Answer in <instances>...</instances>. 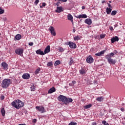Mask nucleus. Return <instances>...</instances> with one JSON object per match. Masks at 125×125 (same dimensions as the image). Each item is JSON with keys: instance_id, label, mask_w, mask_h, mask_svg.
<instances>
[{"instance_id": "34", "label": "nucleus", "mask_w": 125, "mask_h": 125, "mask_svg": "<svg viewBox=\"0 0 125 125\" xmlns=\"http://www.w3.org/2000/svg\"><path fill=\"white\" fill-rule=\"evenodd\" d=\"M47 66L48 67H50L52 66V62H50L47 63Z\"/></svg>"}, {"instance_id": "51", "label": "nucleus", "mask_w": 125, "mask_h": 125, "mask_svg": "<svg viewBox=\"0 0 125 125\" xmlns=\"http://www.w3.org/2000/svg\"><path fill=\"white\" fill-rule=\"evenodd\" d=\"M69 85H70V86H74L73 83H69Z\"/></svg>"}, {"instance_id": "14", "label": "nucleus", "mask_w": 125, "mask_h": 125, "mask_svg": "<svg viewBox=\"0 0 125 125\" xmlns=\"http://www.w3.org/2000/svg\"><path fill=\"white\" fill-rule=\"evenodd\" d=\"M105 52H106V50H104L99 53H96L95 55L96 56H102V55H103Z\"/></svg>"}, {"instance_id": "10", "label": "nucleus", "mask_w": 125, "mask_h": 125, "mask_svg": "<svg viewBox=\"0 0 125 125\" xmlns=\"http://www.w3.org/2000/svg\"><path fill=\"white\" fill-rule=\"evenodd\" d=\"M114 53L112 52L111 53H110L109 54L106 55L105 56V58L106 59H107V61L111 59V57H113V56H114Z\"/></svg>"}, {"instance_id": "32", "label": "nucleus", "mask_w": 125, "mask_h": 125, "mask_svg": "<svg viewBox=\"0 0 125 125\" xmlns=\"http://www.w3.org/2000/svg\"><path fill=\"white\" fill-rule=\"evenodd\" d=\"M80 40V36H77L74 37V41H79Z\"/></svg>"}, {"instance_id": "1", "label": "nucleus", "mask_w": 125, "mask_h": 125, "mask_svg": "<svg viewBox=\"0 0 125 125\" xmlns=\"http://www.w3.org/2000/svg\"><path fill=\"white\" fill-rule=\"evenodd\" d=\"M59 101H62L65 105H69V103L73 102V99L72 98L67 97L63 95H60L58 98Z\"/></svg>"}, {"instance_id": "24", "label": "nucleus", "mask_w": 125, "mask_h": 125, "mask_svg": "<svg viewBox=\"0 0 125 125\" xmlns=\"http://www.w3.org/2000/svg\"><path fill=\"white\" fill-rule=\"evenodd\" d=\"M1 113L3 117H4L5 116V110H4V108H2L1 109Z\"/></svg>"}, {"instance_id": "5", "label": "nucleus", "mask_w": 125, "mask_h": 125, "mask_svg": "<svg viewBox=\"0 0 125 125\" xmlns=\"http://www.w3.org/2000/svg\"><path fill=\"white\" fill-rule=\"evenodd\" d=\"M36 108L37 110H38L39 112H41V113H43L44 112H45V110L44 109V107L42 106H37L36 107Z\"/></svg>"}, {"instance_id": "61", "label": "nucleus", "mask_w": 125, "mask_h": 125, "mask_svg": "<svg viewBox=\"0 0 125 125\" xmlns=\"http://www.w3.org/2000/svg\"><path fill=\"white\" fill-rule=\"evenodd\" d=\"M0 35H1V34H0Z\"/></svg>"}, {"instance_id": "4", "label": "nucleus", "mask_w": 125, "mask_h": 125, "mask_svg": "<svg viewBox=\"0 0 125 125\" xmlns=\"http://www.w3.org/2000/svg\"><path fill=\"white\" fill-rule=\"evenodd\" d=\"M86 61L87 63H88L89 64H91L92 63H93L94 60L93 59V58H92V56L90 55L87 57Z\"/></svg>"}, {"instance_id": "49", "label": "nucleus", "mask_w": 125, "mask_h": 125, "mask_svg": "<svg viewBox=\"0 0 125 125\" xmlns=\"http://www.w3.org/2000/svg\"><path fill=\"white\" fill-rule=\"evenodd\" d=\"M72 84H73V85H74V84H76V81H72Z\"/></svg>"}, {"instance_id": "37", "label": "nucleus", "mask_w": 125, "mask_h": 125, "mask_svg": "<svg viewBox=\"0 0 125 125\" xmlns=\"http://www.w3.org/2000/svg\"><path fill=\"white\" fill-rule=\"evenodd\" d=\"M3 13H4V10L0 7V14H3Z\"/></svg>"}, {"instance_id": "55", "label": "nucleus", "mask_w": 125, "mask_h": 125, "mask_svg": "<svg viewBox=\"0 0 125 125\" xmlns=\"http://www.w3.org/2000/svg\"><path fill=\"white\" fill-rule=\"evenodd\" d=\"M87 83H90V81H88Z\"/></svg>"}, {"instance_id": "30", "label": "nucleus", "mask_w": 125, "mask_h": 125, "mask_svg": "<svg viewBox=\"0 0 125 125\" xmlns=\"http://www.w3.org/2000/svg\"><path fill=\"white\" fill-rule=\"evenodd\" d=\"M80 73L82 74V75H83V74H85V70H84V69H81L79 71Z\"/></svg>"}, {"instance_id": "27", "label": "nucleus", "mask_w": 125, "mask_h": 125, "mask_svg": "<svg viewBox=\"0 0 125 125\" xmlns=\"http://www.w3.org/2000/svg\"><path fill=\"white\" fill-rule=\"evenodd\" d=\"M91 106H92L91 104H87L84 106V108L85 109H89V108H91Z\"/></svg>"}, {"instance_id": "60", "label": "nucleus", "mask_w": 125, "mask_h": 125, "mask_svg": "<svg viewBox=\"0 0 125 125\" xmlns=\"http://www.w3.org/2000/svg\"><path fill=\"white\" fill-rule=\"evenodd\" d=\"M85 81H88V79H85Z\"/></svg>"}, {"instance_id": "35", "label": "nucleus", "mask_w": 125, "mask_h": 125, "mask_svg": "<svg viewBox=\"0 0 125 125\" xmlns=\"http://www.w3.org/2000/svg\"><path fill=\"white\" fill-rule=\"evenodd\" d=\"M77 124L76 122H71L68 125H77Z\"/></svg>"}, {"instance_id": "39", "label": "nucleus", "mask_w": 125, "mask_h": 125, "mask_svg": "<svg viewBox=\"0 0 125 125\" xmlns=\"http://www.w3.org/2000/svg\"><path fill=\"white\" fill-rule=\"evenodd\" d=\"M56 1V0H59V1H62V2H67V0H55Z\"/></svg>"}, {"instance_id": "36", "label": "nucleus", "mask_w": 125, "mask_h": 125, "mask_svg": "<svg viewBox=\"0 0 125 125\" xmlns=\"http://www.w3.org/2000/svg\"><path fill=\"white\" fill-rule=\"evenodd\" d=\"M59 50L60 52H63L64 51V48L61 47L59 48Z\"/></svg>"}, {"instance_id": "53", "label": "nucleus", "mask_w": 125, "mask_h": 125, "mask_svg": "<svg viewBox=\"0 0 125 125\" xmlns=\"http://www.w3.org/2000/svg\"><path fill=\"white\" fill-rule=\"evenodd\" d=\"M75 32H76V29H74L73 30V33H75Z\"/></svg>"}, {"instance_id": "38", "label": "nucleus", "mask_w": 125, "mask_h": 125, "mask_svg": "<svg viewBox=\"0 0 125 125\" xmlns=\"http://www.w3.org/2000/svg\"><path fill=\"white\" fill-rule=\"evenodd\" d=\"M40 2V0H36L34 2V4L35 5H38V3Z\"/></svg>"}, {"instance_id": "6", "label": "nucleus", "mask_w": 125, "mask_h": 125, "mask_svg": "<svg viewBox=\"0 0 125 125\" xmlns=\"http://www.w3.org/2000/svg\"><path fill=\"white\" fill-rule=\"evenodd\" d=\"M67 45L69 46V47H70V48H77V44L72 42H68L67 43Z\"/></svg>"}, {"instance_id": "16", "label": "nucleus", "mask_w": 125, "mask_h": 125, "mask_svg": "<svg viewBox=\"0 0 125 125\" xmlns=\"http://www.w3.org/2000/svg\"><path fill=\"white\" fill-rule=\"evenodd\" d=\"M67 19L69 21H71V22L72 23V24H74V22H73L74 20H73V16H72V15L68 14L67 15Z\"/></svg>"}, {"instance_id": "44", "label": "nucleus", "mask_w": 125, "mask_h": 125, "mask_svg": "<svg viewBox=\"0 0 125 125\" xmlns=\"http://www.w3.org/2000/svg\"><path fill=\"white\" fill-rule=\"evenodd\" d=\"M102 124H103V125H106L107 123L106 122V121H102Z\"/></svg>"}, {"instance_id": "25", "label": "nucleus", "mask_w": 125, "mask_h": 125, "mask_svg": "<svg viewBox=\"0 0 125 125\" xmlns=\"http://www.w3.org/2000/svg\"><path fill=\"white\" fill-rule=\"evenodd\" d=\"M30 88L31 91H35V90H36V88L35 87V85L34 84H31Z\"/></svg>"}, {"instance_id": "20", "label": "nucleus", "mask_w": 125, "mask_h": 125, "mask_svg": "<svg viewBox=\"0 0 125 125\" xmlns=\"http://www.w3.org/2000/svg\"><path fill=\"white\" fill-rule=\"evenodd\" d=\"M56 90V89H55V88L54 87H52L48 90V93L49 94L53 93V92H55Z\"/></svg>"}, {"instance_id": "15", "label": "nucleus", "mask_w": 125, "mask_h": 125, "mask_svg": "<svg viewBox=\"0 0 125 125\" xmlns=\"http://www.w3.org/2000/svg\"><path fill=\"white\" fill-rule=\"evenodd\" d=\"M76 18H78L79 19H81V18H87V16L86 14H82L79 15L77 16H76Z\"/></svg>"}, {"instance_id": "7", "label": "nucleus", "mask_w": 125, "mask_h": 125, "mask_svg": "<svg viewBox=\"0 0 125 125\" xmlns=\"http://www.w3.org/2000/svg\"><path fill=\"white\" fill-rule=\"evenodd\" d=\"M23 52H24V50L22 48H18L15 50V53L18 54V55H21V54H23Z\"/></svg>"}, {"instance_id": "52", "label": "nucleus", "mask_w": 125, "mask_h": 125, "mask_svg": "<svg viewBox=\"0 0 125 125\" xmlns=\"http://www.w3.org/2000/svg\"><path fill=\"white\" fill-rule=\"evenodd\" d=\"M82 9H84V8H85V7L84 6H82Z\"/></svg>"}, {"instance_id": "46", "label": "nucleus", "mask_w": 125, "mask_h": 125, "mask_svg": "<svg viewBox=\"0 0 125 125\" xmlns=\"http://www.w3.org/2000/svg\"><path fill=\"white\" fill-rule=\"evenodd\" d=\"M109 29H110V31H114V28L112 26L109 27Z\"/></svg>"}, {"instance_id": "54", "label": "nucleus", "mask_w": 125, "mask_h": 125, "mask_svg": "<svg viewBox=\"0 0 125 125\" xmlns=\"http://www.w3.org/2000/svg\"><path fill=\"white\" fill-rule=\"evenodd\" d=\"M1 99L2 100H3V99H4V96L1 97Z\"/></svg>"}, {"instance_id": "43", "label": "nucleus", "mask_w": 125, "mask_h": 125, "mask_svg": "<svg viewBox=\"0 0 125 125\" xmlns=\"http://www.w3.org/2000/svg\"><path fill=\"white\" fill-rule=\"evenodd\" d=\"M32 123H33V124H36V123H37V120L36 119H34L32 120Z\"/></svg>"}, {"instance_id": "41", "label": "nucleus", "mask_w": 125, "mask_h": 125, "mask_svg": "<svg viewBox=\"0 0 125 125\" xmlns=\"http://www.w3.org/2000/svg\"><path fill=\"white\" fill-rule=\"evenodd\" d=\"M46 5V4H45V3H42V6H40L41 8H42V7H44L45 6V5Z\"/></svg>"}, {"instance_id": "19", "label": "nucleus", "mask_w": 125, "mask_h": 125, "mask_svg": "<svg viewBox=\"0 0 125 125\" xmlns=\"http://www.w3.org/2000/svg\"><path fill=\"white\" fill-rule=\"evenodd\" d=\"M36 54H38L39 55H44V53L43 51H42L41 49H38L36 51Z\"/></svg>"}, {"instance_id": "57", "label": "nucleus", "mask_w": 125, "mask_h": 125, "mask_svg": "<svg viewBox=\"0 0 125 125\" xmlns=\"http://www.w3.org/2000/svg\"><path fill=\"white\" fill-rule=\"evenodd\" d=\"M105 125H109V124L106 123V124Z\"/></svg>"}, {"instance_id": "12", "label": "nucleus", "mask_w": 125, "mask_h": 125, "mask_svg": "<svg viewBox=\"0 0 125 125\" xmlns=\"http://www.w3.org/2000/svg\"><path fill=\"white\" fill-rule=\"evenodd\" d=\"M111 43H114L115 42H119V37L118 36H115L113 37L111 39Z\"/></svg>"}, {"instance_id": "50", "label": "nucleus", "mask_w": 125, "mask_h": 125, "mask_svg": "<svg viewBox=\"0 0 125 125\" xmlns=\"http://www.w3.org/2000/svg\"><path fill=\"white\" fill-rule=\"evenodd\" d=\"M121 110L122 112H124V111H125V108H124V107H122L121 108Z\"/></svg>"}, {"instance_id": "8", "label": "nucleus", "mask_w": 125, "mask_h": 125, "mask_svg": "<svg viewBox=\"0 0 125 125\" xmlns=\"http://www.w3.org/2000/svg\"><path fill=\"white\" fill-rule=\"evenodd\" d=\"M49 30L50 31V33H51V35H52L54 36H56V33H55V30L54 29V27L51 26L49 28Z\"/></svg>"}, {"instance_id": "29", "label": "nucleus", "mask_w": 125, "mask_h": 125, "mask_svg": "<svg viewBox=\"0 0 125 125\" xmlns=\"http://www.w3.org/2000/svg\"><path fill=\"white\" fill-rule=\"evenodd\" d=\"M103 100H104V98L102 97H99L97 98V101H99V102H102V101H103Z\"/></svg>"}, {"instance_id": "48", "label": "nucleus", "mask_w": 125, "mask_h": 125, "mask_svg": "<svg viewBox=\"0 0 125 125\" xmlns=\"http://www.w3.org/2000/svg\"><path fill=\"white\" fill-rule=\"evenodd\" d=\"M59 3H60V2L58 1L57 3H56V5H57V6H59Z\"/></svg>"}, {"instance_id": "42", "label": "nucleus", "mask_w": 125, "mask_h": 125, "mask_svg": "<svg viewBox=\"0 0 125 125\" xmlns=\"http://www.w3.org/2000/svg\"><path fill=\"white\" fill-rule=\"evenodd\" d=\"M28 45H30V46H33L34 45V42H31L28 43Z\"/></svg>"}, {"instance_id": "28", "label": "nucleus", "mask_w": 125, "mask_h": 125, "mask_svg": "<svg viewBox=\"0 0 125 125\" xmlns=\"http://www.w3.org/2000/svg\"><path fill=\"white\" fill-rule=\"evenodd\" d=\"M60 64V61L57 60L54 63V66H57Z\"/></svg>"}, {"instance_id": "2", "label": "nucleus", "mask_w": 125, "mask_h": 125, "mask_svg": "<svg viewBox=\"0 0 125 125\" xmlns=\"http://www.w3.org/2000/svg\"><path fill=\"white\" fill-rule=\"evenodd\" d=\"M11 104L12 106L16 109H20V108H22L24 105V103L21 102L20 100H17L15 102H12Z\"/></svg>"}, {"instance_id": "56", "label": "nucleus", "mask_w": 125, "mask_h": 125, "mask_svg": "<svg viewBox=\"0 0 125 125\" xmlns=\"http://www.w3.org/2000/svg\"><path fill=\"white\" fill-rule=\"evenodd\" d=\"M96 125V123H93V125Z\"/></svg>"}, {"instance_id": "47", "label": "nucleus", "mask_w": 125, "mask_h": 125, "mask_svg": "<svg viewBox=\"0 0 125 125\" xmlns=\"http://www.w3.org/2000/svg\"><path fill=\"white\" fill-rule=\"evenodd\" d=\"M113 53H114V54H117V53H118V51L114 50V52H113Z\"/></svg>"}, {"instance_id": "59", "label": "nucleus", "mask_w": 125, "mask_h": 125, "mask_svg": "<svg viewBox=\"0 0 125 125\" xmlns=\"http://www.w3.org/2000/svg\"><path fill=\"white\" fill-rule=\"evenodd\" d=\"M19 125H24V124H19Z\"/></svg>"}, {"instance_id": "33", "label": "nucleus", "mask_w": 125, "mask_h": 125, "mask_svg": "<svg viewBox=\"0 0 125 125\" xmlns=\"http://www.w3.org/2000/svg\"><path fill=\"white\" fill-rule=\"evenodd\" d=\"M41 72V68H38L36 71H35V74L37 75V74H39Z\"/></svg>"}, {"instance_id": "9", "label": "nucleus", "mask_w": 125, "mask_h": 125, "mask_svg": "<svg viewBox=\"0 0 125 125\" xmlns=\"http://www.w3.org/2000/svg\"><path fill=\"white\" fill-rule=\"evenodd\" d=\"M1 65L4 70H7L8 69V64L6 62H2Z\"/></svg>"}, {"instance_id": "17", "label": "nucleus", "mask_w": 125, "mask_h": 125, "mask_svg": "<svg viewBox=\"0 0 125 125\" xmlns=\"http://www.w3.org/2000/svg\"><path fill=\"white\" fill-rule=\"evenodd\" d=\"M84 22L87 25H91V24H92V21H91V19H86L85 20Z\"/></svg>"}, {"instance_id": "3", "label": "nucleus", "mask_w": 125, "mask_h": 125, "mask_svg": "<svg viewBox=\"0 0 125 125\" xmlns=\"http://www.w3.org/2000/svg\"><path fill=\"white\" fill-rule=\"evenodd\" d=\"M10 83H11V80L8 79H4L1 83V87L2 88H7Z\"/></svg>"}, {"instance_id": "23", "label": "nucleus", "mask_w": 125, "mask_h": 125, "mask_svg": "<svg viewBox=\"0 0 125 125\" xmlns=\"http://www.w3.org/2000/svg\"><path fill=\"white\" fill-rule=\"evenodd\" d=\"M106 12L107 14H110L112 12V9L111 8L107 7L106 9Z\"/></svg>"}, {"instance_id": "40", "label": "nucleus", "mask_w": 125, "mask_h": 125, "mask_svg": "<svg viewBox=\"0 0 125 125\" xmlns=\"http://www.w3.org/2000/svg\"><path fill=\"white\" fill-rule=\"evenodd\" d=\"M101 39H104L105 38V35L102 34L100 35Z\"/></svg>"}, {"instance_id": "18", "label": "nucleus", "mask_w": 125, "mask_h": 125, "mask_svg": "<svg viewBox=\"0 0 125 125\" xmlns=\"http://www.w3.org/2000/svg\"><path fill=\"white\" fill-rule=\"evenodd\" d=\"M55 11L57 13H60V12H62V11H63V9L62 8V6H60V7L58 6Z\"/></svg>"}, {"instance_id": "58", "label": "nucleus", "mask_w": 125, "mask_h": 125, "mask_svg": "<svg viewBox=\"0 0 125 125\" xmlns=\"http://www.w3.org/2000/svg\"><path fill=\"white\" fill-rule=\"evenodd\" d=\"M109 2H110V3H111L112 2V1H109Z\"/></svg>"}, {"instance_id": "21", "label": "nucleus", "mask_w": 125, "mask_h": 125, "mask_svg": "<svg viewBox=\"0 0 125 125\" xmlns=\"http://www.w3.org/2000/svg\"><path fill=\"white\" fill-rule=\"evenodd\" d=\"M108 62L109 64H113V65L116 64V61L115 60H113V59H110L108 60Z\"/></svg>"}, {"instance_id": "13", "label": "nucleus", "mask_w": 125, "mask_h": 125, "mask_svg": "<svg viewBox=\"0 0 125 125\" xmlns=\"http://www.w3.org/2000/svg\"><path fill=\"white\" fill-rule=\"evenodd\" d=\"M50 52V46L48 45L44 50V54H46V53H48Z\"/></svg>"}, {"instance_id": "11", "label": "nucleus", "mask_w": 125, "mask_h": 125, "mask_svg": "<svg viewBox=\"0 0 125 125\" xmlns=\"http://www.w3.org/2000/svg\"><path fill=\"white\" fill-rule=\"evenodd\" d=\"M22 79H24V80H29L30 79V74L28 73H24L22 76Z\"/></svg>"}, {"instance_id": "22", "label": "nucleus", "mask_w": 125, "mask_h": 125, "mask_svg": "<svg viewBox=\"0 0 125 125\" xmlns=\"http://www.w3.org/2000/svg\"><path fill=\"white\" fill-rule=\"evenodd\" d=\"M15 39L17 41H20L22 39V36L20 34H17L15 36Z\"/></svg>"}, {"instance_id": "31", "label": "nucleus", "mask_w": 125, "mask_h": 125, "mask_svg": "<svg viewBox=\"0 0 125 125\" xmlns=\"http://www.w3.org/2000/svg\"><path fill=\"white\" fill-rule=\"evenodd\" d=\"M117 11H112L111 13V15H112V16H114V15H116V14H117Z\"/></svg>"}, {"instance_id": "26", "label": "nucleus", "mask_w": 125, "mask_h": 125, "mask_svg": "<svg viewBox=\"0 0 125 125\" xmlns=\"http://www.w3.org/2000/svg\"><path fill=\"white\" fill-rule=\"evenodd\" d=\"M69 65H70V66H71L72 64H74V60L73 59V58H70V62H68Z\"/></svg>"}, {"instance_id": "45", "label": "nucleus", "mask_w": 125, "mask_h": 125, "mask_svg": "<svg viewBox=\"0 0 125 125\" xmlns=\"http://www.w3.org/2000/svg\"><path fill=\"white\" fill-rule=\"evenodd\" d=\"M108 6L109 7V8H112V6L111 5V4L107 3Z\"/></svg>"}]
</instances>
